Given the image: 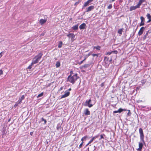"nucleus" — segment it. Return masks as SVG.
I'll list each match as a JSON object with an SVG mask.
<instances>
[{"mask_svg": "<svg viewBox=\"0 0 151 151\" xmlns=\"http://www.w3.org/2000/svg\"><path fill=\"white\" fill-rule=\"evenodd\" d=\"M139 132L140 134V137L141 141L142 142H139V148L137 149L138 151H141L143 147V144H145V142L144 140V135L143 131V130L141 128L139 129Z\"/></svg>", "mask_w": 151, "mask_h": 151, "instance_id": "f257e3e1", "label": "nucleus"}, {"mask_svg": "<svg viewBox=\"0 0 151 151\" xmlns=\"http://www.w3.org/2000/svg\"><path fill=\"white\" fill-rule=\"evenodd\" d=\"M78 78L79 77L77 76V73L75 74L73 76L70 75L68 77L67 81L71 83L72 84H74Z\"/></svg>", "mask_w": 151, "mask_h": 151, "instance_id": "f03ea898", "label": "nucleus"}, {"mask_svg": "<svg viewBox=\"0 0 151 151\" xmlns=\"http://www.w3.org/2000/svg\"><path fill=\"white\" fill-rule=\"evenodd\" d=\"M42 55V53L40 52L32 60V64H34L37 63L41 59Z\"/></svg>", "mask_w": 151, "mask_h": 151, "instance_id": "7ed1b4c3", "label": "nucleus"}, {"mask_svg": "<svg viewBox=\"0 0 151 151\" xmlns=\"http://www.w3.org/2000/svg\"><path fill=\"white\" fill-rule=\"evenodd\" d=\"M91 99L89 100H86L84 104L83 105L85 106H88L89 108L92 107L93 106V104H91Z\"/></svg>", "mask_w": 151, "mask_h": 151, "instance_id": "20e7f679", "label": "nucleus"}, {"mask_svg": "<svg viewBox=\"0 0 151 151\" xmlns=\"http://www.w3.org/2000/svg\"><path fill=\"white\" fill-rule=\"evenodd\" d=\"M65 93L64 95L61 96V99L64 98L68 96L70 94V92L67 91H65Z\"/></svg>", "mask_w": 151, "mask_h": 151, "instance_id": "39448f33", "label": "nucleus"}, {"mask_svg": "<svg viewBox=\"0 0 151 151\" xmlns=\"http://www.w3.org/2000/svg\"><path fill=\"white\" fill-rule=\"evenodd\" d=\"M47 16H45L44 17V18L45 19H41L40 20V23L41 24H43L45 23L47 21V19H46Z\"/></svg>", "mask_w": 151, "mask_h": 151, "instance_id": "423d86ee", "label": "nucleus"}, {"mask_svg": "<svg viewBox=\"0 0 151 151\" xmlns=\"http://www.w3.org/2000/svg\"><path fill=\"white\" fill-rule=\"evenodd\" d=\"M140 19L141 20V22L139 26H143L145 25V18L142 16L140 17Z\"/></svg>", "mask_w": 151, "mask_h": 151, "instance_id": "0eeeda50", "label": "nucleus"}, {"mask_svg": "<svg viewBox=\"0 0 151 151\" xmlns=\"http://www.w3.org/2000/svg\"><path fill=\"white\" fill-rule=\"evenodd\" d=\"M144 29L145 27H141L138 33V35H141L142 34L144 31Z\"/></svg>", "mask_w": 151, "mask_h": 151, "instance_id": "6e6552de", "label": "nucleus"}, {"mask_svg": "<svg viewBox=\"0 0 151 151\" xmlns=\"http://www.w3.org/2000/svg\"><path fill=\"white\" fill-rule=\"evenodd\" d=\"M86 27V24L83 23L79 26V28L81 29H83L85 28Z\"/></svg>", "mask_w": 151, "mask_h": 151, "instance_id": "1a4fd4ad", "label": "nucleus"}, {"mask_svg": "<svg viewBox=\"0 0 151 151\" xmlns=\"http://www.w3.org/2000/svg\"><path fill=\"white\" fill-rule=\"evenodd\" d=\"M84 114L86 115H89L90 114V111L88 109H86L84 111Z\"/></svg>", "mask_w": 151, "mask_h": 151, "instance_id": "9d476101", "label": "nucleus"}, {"mask_svg": "<svg viewBox=\"0 0 151 151\" xmlns=\"http://www.w3.org/2000/svg\"><path fill=\"white\" fill-rule=\"evenodd\" d=\"M94 8V6H89L87 10L86 11V12H88L92 10Z\"/></svg>", "mask_w": 151, "mask_h": 151, "instance_id": "9b49d317", "label": "nucleus"}, {"mask_svg": "<svg viewBox=\"0 0 151 151\" xmlns=\"http://www.w3.org/2000/svg\"><path fill=\"white\" fill-rule=\"evenodd\" d=\"M67 36L68 37L72 38V39H74L75 37V35L73 33H69L67 35Z\"/></svg>", "mask_w": 151, "mask_h": 151, "instance_id": "f8f14e48", "label": "nucleus"}, {"mask_svg": "<svg viewBox=\"0 0 151 151\" xmlns=\"http://www.w3.org/2000/svg\"><path fill=\"white\" fill-rule=\"evenodd\" d=\"M124 110V109H122L121 108H120L117 111H113V113H120Z\"/></svg>", "mask_w": 151, "mask_h": 151, "instance_id": "ddd939ff", "label": "nucleus"}, {"mask_svg": "<svg viewBox=\"0 0 151 151\" xmlns=\"http://www.w3.org/2000/svg\"><path fill=\"white\" fill-rule=\"evenodd\" d=\"M24 95L22 96L18 100V102H19V103H21L22 102V101L24 99Z\"/></svg>", "mask_w": 151, "mask_h": 151, "instance_id": "4468645a", "label": "nucleus"}, {"mask_svg": "<svg viewBox=\"0 0 151 151\" xmlns=\"http://www.w3.org/2000/svg\"><path fill=\"white\" fill-rule=\"evenodd\" d=\"M56 128L58 130H61L62 131L63 130V129L60 124L57 125Z\"/></svg>", "mask_w": 151, "mask_h": 151, "instance_id": "2eb2a0df", "label": "nucleus"}, {"mask_svg": "<svg viewBox=\"0 0 151 151\" xmlns=\"http://www.w3.org/2000/svg\"><path fill=\"white\" fill-rule=\"evenodd\" d=\"M93 151H97L99 148V147H96L95 146H94L93 147Z\"/></svg>", "mask_w": 151, "mask_h": 151, "instance_id": "dca6fc26", "label": "nucleus"}, {"mask_svg": "<svg viewBox=\"0 0 151 151\" xmlns=\"http://www.w3.org/2000/svg\"><path fill=\"white\" fill-rule=\"evenodd\" d=\"M109 60V58L105 56L104 58V61L106 63H108V61Z\"/></svg>", "mask_w": 151, "mask_h": 151, "instance_id": "f3484780", "label": "nucleus"}, {"mask_svg": "<svg viewBox=\"0 0 151 151\" xmlns=\"http://www.w3.org/2000/svg\"><path fill=\"white\" fill-rule=\"evenodd\" d=\"M78 24H77L73 26L72 28L74 30H76L77 29H78Z\"/></svg>", "mask_w": 151, "mask_h": 151, "instance_id": "a211bd4d", "label": "nucleus"}, {"mask_svg": "<svg viewBox=\"0 0 151 151\" xmlns=\"http://www.w3.org/2000/svg\"><path fill=\"white\" fill-rule=\"evenodd\" d=\"M89 3L88 1H87L84 4V5L82 7V9H83L85 7H86V6L88 5Z\"/></svg>", "mask_w": 151, "mask_h": 151, "instance_id": "6ab92c4d", "label": "nucleus"}, {"mask_svg": "<svg viewBox=\"0 0 151 151\" xmlns=\"http://www.w3.org/2000/svg\"><path fill=\"white\" fill-rule=\"evenodd\" d=\"M136 8L135 6H131L130 7L129 10L130 11H132L133 10H134L136 9Z\"/></svg>", "mask_w": 151, "mask_h": 151, "instance_id": "aec40b11", "label": "nucleus"}, {"mask_svg": "<svg viewBox=\"0 0 151 151\" xmlns=\"http://www.w3.org/2000/svg\"><path fill=\"white\" fill-rule=\"evenodd\" d=\"M124 29L123 28L120 29L118 30V33L120 35L122 34L123 30Z\"/></svg>", "mask_w": 151, "mask_h": 151, "instance_id": "412c9836", "label": "nucleus"}, {"mask_svg": "<svg viewBox=\"0 0 151 151\" xmlns=\"http://www.w3.org/2000/svg\"><path fill=\"white\" fill-rule=\"evenodd\" d=\"M62 41H60L58 46V47L61 48L62 47Z\"/></svg>", "mask_w": 151, "mask_h": 151, "instance_id": "4be33fe9", "label": "nucleus"}, {"mask_svg": "<svg viewBox=\"0 0 151 151\" xmlns=\"http://www.w3.org/2000/svg\"><path fill=\"white\" fill-rule=\"evenodd\" d=\"M147 19L151 21V16L150 14H147Z\"/></svg>", "mask_w": 151, "mask_h": 151, "instance_id": "5701e85b", "label": "nucleus"}, {"mask_svg": "<svg viewBox=\"0 0 151 151\" xmlns=\"http://www.w3.org/2000/svg\"><path fill=\"white\" fill-rule=\"evenodd\" d=\"M56 66L57 68L59 67L60 66V63L59 62H57L55 65Z\"/></svg>", "mask_w": 151, "mask_h": 151, "instance_id": "b1692460", "label": "nucleus"}, {"mask_svg": "<svg viewBox=\"0 0 151 151\" xmlns=\"http://www.w3.org/2000/svg\"><path fill=\"white\" fill-rule=\"evenodd\" d=\"M6 129L5 128L3 127V131H2V135H4L6 133Z\"/></svg>", "mask_w": 151, "mask_h": 151, "instance_id": "393cba45", "label": "nucleus"}, {"mask_svg": "<svg viewBox=\"0 0 151 151\" xmlns=\"http://www.w3.org/2000/svg\"><path fill=\"white\" fill-rule=\"evenodd\" d=\"M41 121H44V123L43 124H46L47 122V121L46 119H44L43 118H42L41 119Z\"/></svg>", "mask_w": 151, "mask_h": 151, "instance_id": "a878e982", "label": "nucleus"}, {"mask_svg": "<svg viewBox=\"0 0 151 151\" xmlns=\"http://www.w3.org/2000/svg\"><path fill=\"white\" fill-rule=\"evenodd\" d=\"M148 35L147 33H146L144 36L142 37V39L143 40H144L146 39Z\"/></svg>", "mask_w": 151, "mask_h": 151, "instance_id": "bb28decb", "label": "nucleus"}, {"mask_svg": "<svg viewBox=\"0 0 151 151\" xmlns=\"http://www.w3.org/2000/svg\"><path fill=\"white\" fill-rule=\"evenodd\" d=\"M90 65L89 64H85L84 65H83V67L84 68H88L89 67Z\"/></svg>", "mask_w": 151, "mask_h": 151, "instance_id": "cd10ccee", "label": "nucleus"}, {"mask_svg": "<svg viewBox=\"0 0 151 151\" xmlns=\"http://www.w3.org/2000/svg\"><path fill=\"white\" fill-rule=\"evenodd\" d=\"M94 48H96V50H100L101 47L99 46H98L96 47H94Z\"/></svg>", "mask_w": 151, "mask_h": 151, "instance_id": "c85d7f7f", "label": "nucleus"}, {"mask_svg": "<svg viewBox=\"0 0 151 151\" xmlns=\"http://www.w3.org/2000/svg\"><path fill=\"white\" fill-rule=\"evenodd\" d=\"M43 95V93L42 92L37 96V98H38L40 97H41V96H42Z\"/></svg>", "mask_w": 151, "mask_h": 151, "instance_id": "c756f323", "label": "nucleus"}, {"mask_svg": "<svg viewBox=\"0 0 151 151\" xmlns=\"http://www.w3.org/2000/svg\"><path fill=\"white\" fill-rule=\"evenodd\" d=\"M145 0H139L138 3L141 5L143 2H145Z\"/></svg>", "mask_w": 151, "mask_h": 151, "instance_id": "7c9ffc66", "label": "nucleus"}, {"mask_svg": "<svg viewBox=\"0 0 151 151\" xmlns=\"http://www.w3.org/2000/svg\"><path fill=\"white\" fill-rule=\"evenodd\" d=\"M104 136H105V134H102L100 135V138L99 139V140L101 139H104Z\"/></svg>", "mask_w": 151, "mask_h": 151, "instance_id": "2f4dec72", "label": "nucleus"}, {"mask_svg": "<svg viewBox=\"0 0 151 151\" xmlns=\"http://www.w3.org/2000/svg\"><path fill=\"white\" fill-rule=\"evenodd\" d=\"M99 55V54H96L93 53L92 54V55L93 57L96 56L97 57H98Z\"/></svg>", "mask_w": 151, "mask_h": 151, "instance_id": "473e14b6", "label": "nucleus"}, {"mask_svg": "<svg viewBox=\"0 0 151 151\" xmlns=\"http://www.w3.org/2000/svg\"><path fill=\"white\" fill-rule=\"evenodd\" d=\"M112 7V6L111 4H110L108 7L107 9H111Z\"/></svg>", "mask_w": 151, "mask_h": 151, "instance_id": "72a5a7b5", "label": "nucleus"}, {"mask_svg": "<svg viewBox=\"0 0 151 151\" xmlns=\"http://www.w3.org/2000/svg\"><path fill=\"white\" fill-rule=\"evenodd\" d=\"M34 64H32V63H31V65H30L28 67H27V69H30L32 68V66Z\"/></svg>", "mask_w": 151, "mask_h": 151, "instance_id": "f704fd0d", "label": "nucleus"}, {"mask_svg": "<svg viewBox=\"0 0 151 151\" xmlns=\"http://www.w3.org/2000/svg\"><path fill=\"white\" fill-rule=\"evenodd\" d=\"M141 5L139 4L138 3L135 6L136 8H139L140 6Z\"/></svg>", "mask_w": 151, "mask_h": 151, "instance_id": "c9c22d12", "label": "nucleus"}, {"mask_svg": "<svg viewBox=\"0 0 151 151\" xmlns=\"http://www.w3.org/2000/svg\"><path fill=\"white\" fill-rule=\"evenodd\" d=\"M21 103H19L18 102V101L16 102V104L14 105V106H17L19 104H20Z\"/></svg>", "mask_w": 151, "mask_h": 151, "instance_id": "e433bc0d", "label": "nucleus"}, {"mask_svg": "<svg viewBox=\"0 0 151 151\" xmlns=\"http://www.w3.org/2000/svg\"><path fill=\"white\" fill-rule=\"evenodd\" d=\"M83 142H82L81 144L80 145L79 147V149H80L82 146L83 144Z\"/></svg>", "mask_w": 151, "mask_h": 151, "instance_id": "4c0bfd02", "label": "nucleus"}, {"mask_svg": "<svg viewBox=\"0 0 151 151\" xmlns=\"http://www.w3.org/2000/svg\"><path fill=\"white\" fill-rule=\"evenodd\" d=\"M131 114V113L130 112V111L129 110L127 114V115L128 116H130Z\"/></svg>", "mask_w": 151, "mask_h": 151, "instance_id": "58836bf2", "label": "nucleus"}, {"mask_svg": "<svg viewBox=\"0 0 151 151\" xmlns=\"http://www.w3.org/2000/svg\"><path fill=\"white\" fill-rule=\"evenodd\" d=\"M111 52H112V53H114V54H116L118 53L117 51L116 50L112 51H111Z\"/></svg>", "mask_w": 151, "mask_h": 151, "instance_id": "ea45409f", "label": "nucleus"}, {"mask_svg": "<svg viewBox=\"0 0 151 151\" xmlns=\"http://www.w3.org/2000/svg\"><path fill=\"white\" fill-rule=\"evenodd\" d=\"M99 135H96L94 137H93V138L94 139H95L99 137Z\"/></svg>", "mask_w": 151, "mask_h": 151, "instance_id": "a19ab883", "label": "nucleus"}, {"mask_svg": "<svg viewBox=\"0 0 151 151\" xmlns=\"http://www.w3.org/2000/svg\"><path fill=\"white\" fill-rule=\"evenodd\" d=\"M94 140V139L92 137L91 139L90 140V141L89 142V143H91V142H92Z\"/></svg>", "mask_w": 151, "mask_h": 151, "instance_id": "79ce46f5", "label": "nucleus"}, {"mask_svg": "<svg viewBox=\"0 0 151 151\" xmlns=\"http://www.w3.org/2000/svg\"><path fill=\"white\" fill-rule=\"evenodd\" d=\"M112 53V52H108L106 54V55H110Z\"/></svg>", "mask_w": 151, "mask_h": 151, "instance_id": "37998d69", "label": "nucleus"}, {"mask_svg": "<svg viewBox=\"0 0 151 151\" xmlns=\"http://www.w3.org/2000/svg\"><path fill=\"white\" fill-rule=\"evenodd\" d=\"M84 61V60H82V61H81V62H78V63L79 64V65H81V64L82 63H83V62Z\"/></svg>", "mask_w": 151, "mask_h": 151, "instance_id": "c03bdc74", "label": "nucleus"}, {"mask_svg": "<svg viewBox=\"0 0 151 151\" xmlns=\"http://www.w3.org/2000/svg\"><path fill=\"white\" fill-rule=\"evenodd\" d=\"M145 83V80H142V83L143 84H144Z\"/></svg>", "mask_w": 151, "mask_h": 151, "instance_id": "a18cd8bd", "label": "nucleus"}, {"mask_svg": "<svg viewBox=\"0 0 151 151\" xmlns=\"http://www.w3.org/2000/svg\"><path fill=\"white\" fill-rule=\"evenodd\" d=\"M104 83H102L101 84L100 86H101V87H103L104 86Z\"/></svg>", "mask_w": 151, "mask_h": 151, "instance_id": "49530a36", "label": "nucleus"}, {"mask_svg": "<svg viewBox=\"0 0 151 151\" xmlns=\"http://www.w3.org/2000/svg\"><path fill=\"white\" fill-rule=\"evenodd\" d=\"M63 87H61L60 89L58 91H61L63 90Z\"/></svg>", "mask_w": 151, "mask_h": 151, "instance_id": "de8ad7c7", "label": "nucleus"}, {"mask_svg": "<svg viewBox=\"0 0 151 151\" xmlns=\"http://www.w3.org/2000/svg\"><path fill=\"white\" fill-rule=\"evenodd\" d=\"M88 57V56H87L86 55V56H85V58L83 60H84V61H85L86 60V59Z\"/></svg>", "mask_w": 151, "mask_h": 151, "instance_id": "09e8293b", "label": "nucleus"}, {"mask_svg": "<svg viewBox=\"0 0 151 151\" xmlns=\"http://www.w3.org/2000/svg\"><path fill=\"white\" fill-rule=\"evenodd\" d=\"M3 74V71L1 70H0V76Z\"/></svg>", "mask_w": 151, "mask_h": 151, "instance_id": "8fccbe9b", "label": "nucleus"}, {"mask_svg": "<svg viewBox=\"0 0 151 151\" xmlns=\"http://www.w3.org/2000/svg\"><path fill=\"white\" fill-rule=\"evenodd\" d=\"M2 53H3V52H1L0 53V58H1L2 57Z\"/></svg>", "mask_w": 151, "mask_h": 151, "instance_id": "3c124183", "label": "nucleus"}, {"mask_svg": "<svg viewBox=\"0 0 151 151\" xmlns=\"http://www.w3.org/2000/svg\"><path fill=\"white\" fill-rule=\"evenodd\" d=\"M93 0H88V2H89V3H90L91 2H92Z\"/></svg>", "mask_w": 151, "mask_h": 151, "instance_id": "603ef678", "label": "nucleus"}, {"mask_svg": "<svg viewBox=\"0 0 151 151\" xmlns=\"http://www.w3.org/2000/svg\"><path fill=\"white\" fill-rule=\"evenodd\" d=\"M80 68L81 69H83V68H84L83 65H82V66H81Z\"/></svg>", "mask_w": 151, "mask_h": 151, "instance_id": "864d4df0", "label": "nucleus"}, {"mask_svg": "<svg viewBox=\"0 0 151 151\" xmlns=\"http://www.w3.org/2000/svg\"><path fill=\"white\" fill-rule=\"evenodd\" d=\"M115 0H110V2H113Z\"/></svg>", "mask_w": 151, "mask_h": 151, "instance_id": "5fc2aeb1", "label": "nucleus"}, {"mask_svg": "<svg viewBox=\"0 0 151 151\" xmlns=\"http://www.w3.org/2000/svg\"><path fill=\"white\" fill-rule=\"evenodd\" d=\"M140 107L142 108H144L145 107V106H141Z\"/></svg>", "mask_w": 151, "mask_h": 151, "instance_id": "6e6d98bb", "label": "nucleus"}, {"mask_svg": "<svg viewBox=\"0 0 151 151\" xmlns=\"http://www.w3.org/2000/svg\"><path fill=\"white\" fill-rule=\"evenodd\" d=\"M30 135L31 136L33 134V132H31L30 133Z\"/></svg>", "mask_w": 151, "mask_h": 151, "instance_id": "4d7b16f0", "label": "nucleus"}, {"mask_svg": "<svg viewBox=\"0 0 151 151\" xmlns=\"http://www.w3.org/2000/svg\"><path fill=\"white\" fill-rule=\"evenodd\" d=\"M91 55V54L90 53H89L88 54L86 55L87 56H88V57L89 56H90Z\"/></svg>", "mask_w": 151, "mask_h": 151, "instance_id": "13d9d810", "label": "nucleus"}, {"mask_svg": "<svg viewBox=\"0 0 151 151\" xmlns=\"http://www.w3.org/2000/svg\"><path fill=\"white\" fill-rule=\"evenodd\" d=\"M151 21L150 20L148 19V20L147 21V23H149V22H150Z\"/></svg>", "mask_w": 151, "mask_h": 151, "instance_id": "bf43d9fd", "label": "nucleus"}, {"mask_svg": "<svg viewBox=\"0 0 151 151\" xmlns=\"http://www.w3.org/2000/svg\"><path fill=\"white\" fill-rule=\"evenodd\" d=\"M83 137L81 139V141H82V142H83Z\"/></svg>", "mask_w": 151, "mask_h": 151, "instance_id": "052dcab7", "label": "nucleus"}, {"mask_svg": "<svg viewBox=\"0 0 151 151\" xmlns=\"http://www.w3.org/2000/svg\"><path fill=\"white\" fill-rule=\"evenodd\" d=\"M147 33V34L148 35V33H150V32H149V31L148 30Z\"/></svg>", "mask_w": 151, "mask_h": 151, "instance_id": "680f3d73", "label": "nucleus"}, {"mask_svg": "<svg viewBox=\"0 0 151 151\" xmlns=\"http://www.w3.org/2000/svg\"><path fill=\"white\" fill-rule=\"evenodd\" d=\"M71 88H69V89H68V90L69 91H71Z\"/></svg>", "mask_w": 151, "mask_h": 151, "instance_id": "e2e57ef3", "label": "nucleus"}, {"mask_svg": "<svg viewBox=\"0 0 151 151\" xmlns=\"http://www.w3.org/2000/svg\"><path fill=\"white\" fill-rule=\"evenodd\" d=\"M90 143H89V142L88 143V144H87L86 145V146L88 145Z\"/></svg>", "mask_w": 151, "mask_h": 151, "instance_id": "0e129e2a", "label": "nucleus"}, {"mask_svg": "<svg viewBox=\"0 0 151 151\" xmlns=\"http://www.w3.org/2000/svg\"><path fill=\"white\" fill-rule=\"evenodd\" d=\"M73 73V72L72 71H70V73H71V74Z\"/></svg>", "mask_w": 151, "mask_h": 151, "instance_id": "69168bd1", "label": "nucleus"}, {"mask_svg": "<svg viewBox=\"0 0 151 151\" xmlns=\"http://www.w3.org/2000/svg\"><path fill=\"white\" fill-rule=\"evenodd\" d=\"M112 61V59H111L109 60V62H111Z\"/></svg>", "mask_w": 151, "mask_h": 151, "instance_id": "338daca9", "label": "nucleus"}, {"mask_svg": "<svg viewBox=\"0 0 151 151\" xmlns=\"http://www.w3.org/2000/svg\"><path fill=\"white\" fill-rule=\"evenodd\" d=\"M86 137H84V138H86Z\"/></svg>", "mask_w": 151, "mask_h": 151, "instance_id": "774afa93", "label": "nucleus"}]
</instances>
